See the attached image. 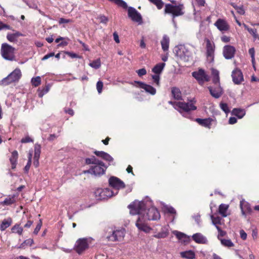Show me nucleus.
Masks as SVG:
<instances>
[{
  "mask_svg": "<svg viewBox=\"0 0 259 259\" xmlns=\"http://www.w3.org/2000/svg\"><path fill=\"white\" fill-rule=\"evenodd\" d=\"M169 232L167 229L166 228H162L160 232L155 234L153 236L154 237L156 238H164L167 237L168 235Z\"/></svg>",
  "mask_w": 259,
  "mask_h": 259,
  "instance_id": "nucleus-34",
  "label": "nucleus"
},
{
  "mask_svg": "<svg viewBox=\"0 0 259 259\" xmlns=\"http://www.w3.org/2000/svg\"><path fill=\"white\" fill-rule=\"evenodd\" d=\"M18 157V152L16 150L14 151L12 153L11 157L10 158V161L12 165L11 167L12 169H15L16 168Z\"/></svg>",
  "mask_w": 259,
  "mask_h": 259,
  "instance_id": "nucleus-27",
  "label": "nucleus"
},
{
  "mask_svg": "<svg viewBox=\"0 0 259 259\" xmlns=\"http://www.w3.org/2000/svg\"><path fill=\"white\" fill-rule=\"evenodd\" d=\"M236 52L235 47L231 45H226L223 48V54L227 60L232 59L234 57Z\"/></svg>",
  "mask_w": 259,
  "mask_h": 259,
  "instance_id": "nucleus-14",
  "label": "nucleus"
},
{
  "mask_svg": "<svg viewBox=\"0 0 259 259\" xmlns=\"http://www.w3.org/2000/svg\"><path fill=\"white\" fill-rule=\"evenodd\" d=\"M145 211L143 213L145 214V219L146 220H157L160 218L159 212L154 207H151L148 209H146V204L145 203V207L144 208Z\"/></svg>",
  "mask_w": 259,
  "mask_h": 259,
  "instance_id": "nucleus-7",
  "label": "nucleus"
},
{
  "mask_svg": "<svg viewBox=\"0 0 259 259\" xmlns=\"http://www.w3.org/2000/svg\"><path fill=\"white\" fill-rule=\"evenodd\" d=\"M95 194L96 198L100 200L105 199L115 195L114 192L109 188L98 189Z\"/></svg>",
  "mask_w": 259,
  "mask_h": 259,
  "instance_id": "nucleus-9",
  "label": "nucleus"
},
{
  "mask_svg": "<svg viewBox=\"0 0 259 259\" xmlns=\"http://www.w3.org/2000/svg\"><path fill=\"white\" fill-rule=\"evenodd\" d=\"M4 29H8V30H13V29H12V28L10 25L6 24H4V23H3V22H2L1 30Z\"/></svg>",
  "mask_w": 259,
  "mask_h": 259,
  "instance_id": "nucleus-59",
  "label": "nucleus"
},
{
  "mask_svg": "<svg viewBox=\"0 0 259 259\" xmlns=\"http://www.w3.org/2000/svg\"><path fill=\"white\" fill-rule=\"evenodd\" d=\"M152 78L153 79L154 82L157 85H159V79L160 77L158 75H152Z\"/></svg>",
  "mask_w": 259,
  "mask_h": 259,
  "instance_id": "nucleus-55",
  "label": "nucleus"
},
{
  "mask_svg": "<svg viewBox=\"0 0 259 259\" xmlns=\"http://www.w3.org/2000/svg\"><path fill=\"white\" fill-rule=\"evenodd\" d=\"M237 119L235 117H231L229 120V123L230 124H233L237 122Z\"/></svg>",
  "mask_w": 259,
  "mask_h": 259,
  "instance_id": "nucleus-63",
  "label": "nucleus"
},
{
  "mask_svg": "<svg viewBox=\"0 0 259 259\" xmlns=\"http://www.w3.org/2000/svg\"><path fill=\"white\" fill-rule=\"evenodd\" d=\"M100 160L97 159L95 156H92L91 158H88L85 159V163L87 164H96L97 163L99 162Z\"/></svg>",
  "mask_w": 259,
  "mask_h": 259,
  "instance_id": "nucleus-39",
  "label": "nucleus"
},
{
  "mask_svg": "<svg viewBox=\"0 0 259 259\" xmlns=\"http://www.w3.org/2000/svg\"><path fill=\"white\" fill-rule=\"evenodd\" d=\"M210 218L212 221V224L215 226V228L219 227L218 225L221 224V218L220 217H214L213 215L210 216Z\"/></svg>",
  "mask_w": 259,
  "mask_h": 259,
  "instance_id": "nucleus-37",
  "label": "nucleus"
},
{
  "mask_svg": "<svg viewBox=\"0 0 259 259\" xmlns=\"http://www.w3.org/2000/svg\"><path fill=\"white\" fill-rule=\"evenodd\" d=\"M214 25L220 31L222 32L226 31L228 30L230 28L227 22L225 20L222 19H218Z\"/></svg>",
  "mask_w": 259,
  "mask_h": 259,
  "instance_id": "nucleus-18",
  "label": "nucleus"
},
{
  "mask_svg": "<svg viewBox=\"0 0 259 259\" xmlns=\"http://www.w3.org/2000/svg\"><path fill=\"white\" fill-rule=\"evenodd\" d=\"M174 234L177 236V237L179 239H182L183 238L186 237L185 234L178 231H175V232H174Z\"/></svg>",
  "mask_w": 259,
  "mask_h": 259,
  "instance_id": "nucleus-52",
  "label": "nucleus"
},
{
  "mask_svg": "<svg viewBox=\"0 0 259 259\" xmlns=\"http://www.w3.org/2000/svg\"><path fill=\"white\" fill-rule=\"evenodd\" d=\"M97 89L98 92V93L100 94L102 91V89L103 87V83L101 81H98L97 83Z\"/></svg>",
  "mask_w": 259,
  "mask_h": 259,
  "instance_id": "nucleus-51",
  "label": "nucleus"
},
{
  "mask_svg": "<svg viewBox=\"0 0 259 259\" xmlns=\"http://www.w3.org/2000/svg\"><path fill=\"white\" fill-rule=\"evenodd\" d=\"M234 8L237 10V12L240 15H244L245 11L243 6H234Z\"/></svg>",
  "mask_w": 259,
  "mask_h": 259,
  "instance_id": "nucleus-49",
  "label": "nucleus"
},
{
  "mask_svg": "<svg viewBox=\"0 0 259 259\" xmlns=\"http://www.w3.org/2000/svg\"><path fill=\"white\" fill-rule=\"evenodd\" d=\"M206 57L210 62L213 61L215 51V45L208 39L206 40Z\"/></svg>",
  "mask_w": 259,
  "mask_h": 259,
  "instance_id": "nucleus-10",
  "label": "nucleus"
},
{
  "mask_svg": "<svg viewBox=\"0 0 259 259\" xmlns=\"http://www.w3.org/2000/svg\"><path fill=\"white\" fill-rule=\"evenodd\" d=\"M165 64L161 63L156 64L152 69V71L155 74H160L163 69Z\"/></svg>",
  "mask_w": 259,
  "mask_h": 259,
  "instance_id": "nucleus-35",
  "label": "nucleus"
},
{
  "mask_svg": "<svg viewBox=\"0 0 259 259\" xmlns=\"http://www.w3.org/2000/svg\"><path fill=\"white\" fill-rule=\"evenodd\" d=\"M222 244L227 247H232L234 246L233 243L230 239H221Z\"/></svg>",
  "mask_w": 259,
  "mask_h": 259,
  "instance_id": "nucleus-44",
  "label": "nucleus"
},
{
  "mask_svg": "<svg viewBox=\"0 0 259 259\" xmlns=\"http://www.w3.org/2000/svg\"><path fill=\"white\" fill-rule=\"evenodd\" d=\"M31 164V161L30 160V158H29L27 163L24 167V170L26 172H27L29 171Z\"/></svg>",
  "mask_w": 259,
  "mask_h": 259,
  "instance_id": "nucleus-61",
  "label": "nucleus"
},
{
  "mask_svg": "<svg viewBox=\"0 0 259 259\" xmlns=\"http://www.w3.org/2000/svg\"><path fill=\"white\" fill-rule=\"evenodd\" d=\"M12 231L13 233H17L21 235L23 232V228L20 227L19 225L16 224L12 227Z\"/></svg>",
  "mask_w": 259,
  "mask_h": 259,
  "instance_id": "nucleus-40",
  "label": "nucleus"
},
{
  "mask_svg": "<svg viewBox=\"0 0 259 259\" xmlns=\"http://www.w3.org/2000/svg\"><path fill=\"white\" fill-rule=\"evenodd\" d=\"M103 159H104L105 160L108 161L110 163H112L113 161V158L112 157V156L106 152L104 155L103 156Z\"/></svg>",
  "mask_w": 259,
  "mask_h": 259,
  "instance_id": "nucleus-48",
  "label": "nucleus"
},
{
  "mask_svg": "<svg viewBox=\"0 0 259 259\" xmlns=\"http://www.w3.org/2000/svg\"><path fill=\"white\" fill-rule=\"evenodd\" d=\"M169 38L166 35H164L161 41V47L163 51H168L169 48Z\"/></svg>",
  "mask_w": 259,
  "mask_h": 259,
  "instance_id": "nucleus-24",
  "label": "nucleus"
},
{
  "mask_svg": "<svg viewBox=\"0 0 259 259\" xmlns=\"http://www.w3.org/2000/svg\"><path fill=\"white\" fill-rule=\"evenodd\" d=\"M195 120L200 124L204 127L210 128L211 119L210 118L200 119L196 118Z\"/></svg>",
  "mask_w": 259,
  "mask_h": 259,
  "instance_id": "nucleus-26",
  "label": "nucleus"
},
{
  "mask_svg": "<svg viewBox=\"0 0 259 259\" xmlns=\"http://www.w3.org/2000/svg\"><path fill=\"white\" fill-rule=\"evenodd\" d=\"M166 211L170 214H176V210L175 209L171 206H166L165 208Z\"/></svg>",
  "mask_w": 259,
  "mask_h": 259,
  "instance_id": "nucleus-54",
  "label": "nucleus"
},
{
  "mask_svg": "<svg viewBox=\"0 0 259 259\" xmlns=\"http://www.w3.org/2000/svg\"><path fill=\"white\" fill-rule=\"evenodd\" d=\"M180 254L182 257L187 259H194L195 257V253L192 250L181 252Z\"/></svg>",
  "mask_w": 259,
  "mask_h": 259,
  "instance_id": "nucleus-31",
  "label": "nucleus"
},
{
  "mask_svg": "<svg viewBox=\"0 0 259 259\" xmlns=\"http://www.w3.org/2000/svg\"><path fill=\"white\" fill-rule=\"evenodd\" d=\"M12 223V219L11 218H9L7 219H5L3 221L2 224L0 226V229L2 231L5 230L8 228Z\"/></svg>",
  "mask_w": 259,
  "mask_h": 259,
  "instance_id": "nucleus-32",
  "label": "nucleus"
},
{
  "mask_svg": "<svg viewBox=\"0 0 259 259\" xmlns=\"http://www.w3.org/2000/svg\"><path fill=\"white\" fill-rule=\"evenodd\" d=\"M208 88L211 95L215 98H219L223 94V90L220 85H217L214 89L211 87Z\"/></svg>",
  "mask_w": 259,
  "mask_h": 259,
  "instance_id": "nucleus-21",
  "label": "nucleus"
},
{
  "mask_svg": "<svg viewBox=\"0 0 259 259\" xmlns=\"http://www.w3.org/2000/svg\"><path fill=\"white\" fill-rule=\"evenodd\" d=\"M128 16L132 20V21L137 22L139 24H142V18L141 15L134 8L132 7H128Z\"/></svg>",
  "mask_w": 259,
  "mask_h": 259,
  "instance_id": "nucleus-11",
  "label": "nucleus"
},
{
  "mask_svg": "<svg viewBox=\"0 0 259 259\" xmlns=\"http://www.w3.org/2000/svg\"><path fill=\"white\" fill-rule=\"evenodd\" d=\"M220 107L221 109L224 111L226 113L229 112L230 110L229 109L228 105L226 103H221L220 104Z\"/></svg>",
  "mask_w": 259,
  "mask_h": 259,
  "instance_id": "nucleus-47",
  "label": "nucleus"
},
{
  "mask_svg": "<svg viewBox=\"0 0 259 259\" xmlns=\"http://www.w3.org/2000/svg\"><path fill=\"white\" fill-rule=\"evenodd\" d=\"M13 31H14V33H8L7 34V38L9 41L14 42H16L17 41L18 37L22 36L23 34L18 31L14 30H13Z\"/></svg>",
  "mask_w": 259,
  "mask_h": 259,
  "instance_id": "nucleus-23",
  "label": "nucleus"
},
{
  "mask_svg": "<svg viewBox=\"0 0 259 259\" xmlns=\"http://www.w3.org/2000/svg\"><path fill=\"white\" fill-rule=\"evenodd\" d=\"M171 94L174 98L177 100L182 99V93L180 90L177 87H172L171 88Z\"/></svg>",
  "mask_w": 259,
  "mask_h": 259,
  "instance_id": "nucleus-25",
  "label": "nucleus"
},
{
  "mask_svg": "<svg viewBox=\"0 0 259 259\" xmlns=\"http://www.w3.org/2000/svg\"><path fill=\"white\" fill-rule=\"evenodd\" d=\"M33 243V240L31 239H28L25 240L19 247L20 248H24L25 245L31 246Z\"/></svg>",
  "mask_w": 259,
  "mask_h": 259,
  "instance_id": "nucleus-46",
  "label": "nucleus"
},
{
  "mask_svg": "<svg viewBox=\"0 0 259 259\" xmlns=\"http://www.w3.org/2000/svg\"><path fill=\"white\" fill-rule=\"evenodd\" d=\"M175 51L176 55L184 61H188L192 56L189 46L182 45H179L175 48Z\"/></svg>",
  "mask_w": 259,
  "mask_h": 259,
  "instance_id": "nucleus-4",
  "label": "nucleus"
},
{
  "mask_svg": "<svg viewBox=\"0 0 259 259\" xmlns=\"http://www.w3.org/2000/svg\"><path fill=\"white\" fill-rule=\"evenodd\" d=\"M41 222L40 221V223H38L37 225V226H36V227L34 230L33 233L35 235L37 234V233H38V232L39 231V230L41 228Z\"/></svg>",
  "mask_w": 259,
  "mask_h": 259,
  "instance_id": "nucleus-58",
  "label": "nucleus"
},
{
  "mask_svg": "<svg viewBox=\"0 0 259 259\" xmlns=\"http://www.w3.org/2000/svg\"><path fill=\"white\" fill-rule=\"evenodd\" d=\"M58 137V135H57L56 134H51L49 138H48V140L50 141H53L55 139H56Z\"/></svg>",
  "mask_w": 259,
  "mask_h": 259,
  "instance_id": "nucleus-64",
  "label": "nucleus"
},
{
  "mask_svg": "<svg viewBox=\"0 0 259 259\" xmlns=\"http://www.w3.org/2000/svg\"><path fill=\"white\" fill-rule=\"evenodd\" d=\"M232 113L238 118L241 119L245 115V111L242 109L234 108L233 109Z\"/></svg>",
  "mask_w": 259,
  "mask_h": 259,
  "instance_id": "nucleus-30",
  "label": "nucleus"
},
{
  "mask_svg": "<svg viewBox=\"0 0 259 259\" xmlns=\"http://www.w3.org/2000/svg\"><path fill=\"white\" fill-rule=\"evenodd\" d=\"M109 184L110 187L115 189L116 192L114 193L116 195L117 194L119 189H123L125 186L123 181L114 176H112L109 178Z\"/></svg>",
  "mask_w": 259,
  "mask_h": 259,
  "instance_id": "nucleus-8",
  "label": "nucleus"
},
{
  "mask_svg": "<svg viewBox=\"0 0 259 259\" xmlns=\"http://www.w3.org/2000/svg\"><path fill=\"white\" fill-rule=\"evenodd\" d=\"M14 50L15 49L8 44L4 43L2 45L1 54L6 60L12 61L14 59Z\"/></svg>",
  "mask_w": 259,
  "mask_h": 259,
  "instance_id": "nucleus-6",
  "label": "nucleus"
},
{
  "mask_svg": "<svg viewBox=\"0 0 259 259\" xmlns=\"http://www.w3.org/2000/svg\"><path fill=\"white\" fill-rule=\"evenodd\" d=\"M145 207L144 201H135L130 204L128 207L130 209V213L132 215L138 214L139 218L136 222V226L140 231L145 233H149L151 228L146 224V220L145 219V214L143 213Z\"/></svg>",
  "mask_w": 259,
  "mask_h": 259,
  "instance_id": "nucleus-1",
  "label": "nucleus"
},
{
  "mask_svg": "<svg viewBox=\"0 0 259 259\" xmlns=\"http://www.w3.org/2000/svg\"><path fill=\"white\" fill-rule=\"evenodd\" d=\"M124 235V229L116 230L112 231L110 235L107 236V239L111 241H120L123 238Z\"/></svg>",
  "mask_w": 259,
  "mask_h": 259,
  "instance_id": "nucleus-12",
  "label": "nucleus"
},
{
  "mask_svg": "<svg viewBox=\"0 0 259 259\" xmlns=\"http://www.w3.org/2000/svg\"><path fill=\"white\" fill-rule=\"evenodd\" d=\"M14 202V197H10L6 198L3 202H1V204L9 205L13 204Z\"/></svg>",
  "mask_w": 259,
  "mask_h": 259,
  "instance_id": "nucleus-42",
  "label": "nucleus"
},
{
  "mask_svg": "<svg viewBox=\"0 0 259 259\" xmlns=\"http://www.w3.org/2000/svg\"><path fill=\"white\" fill-rule=\"evenodd\" d=\"M240 207L241 209L242 214L243 215H245L246 212H250L251 211V208L249 204L244 200L240 201Z\"/></svg>",
  "mask_w": 259,
  "mask_h": 259,
  "instance_id": "nucleus-22",
  "label": "nucleus"
},
{
  "mask_svg": "<svg viewBox=\"0 0 259 259\" xmlns=\"http://www.w3.org/2000/svg\"><path fill=\"white\" fill-rule=\"evenodd\" d=\"M137 72L139 76H141L145 75L147 73V71L145 68H142L137 70Z\"/></svg>",
  "mask_w": 259,
  "mask_h": 259,
  "instance_id": "nucleus-57",
  "label": "nucleus"
},
{
  "mask_svg": "<svg viewBox=\"0 0 259 259\" xmlns=\"http://www.w3.org/2000/svg\"><path fill=\"white\" fill-rule=\"evenodd\" d=\"M21 75V70L16 68L6 77L3 78L1 81L0 84L3 85H7L11 83L18 81Z\"/></svg>",
  "mask_w": 259,
  "mask_h": 259,
  "instance_id": "nucleus-5",
  "label": "nucleus"
},
{
  "mask_svg": "<svg viewBox=\"0 0 259 259\" xmlns=\"http://www.w3.org/2000/svg\"><path fill=\"white\" fill-rule=\"evenodd\" d=\"M31 83L34 87L38 86L41 83V78L39 76L33 77L31 79Z\"/></svg>",
  "mask_w": 259,
  "mask_h": 259,
  "instance_id": "nucleus-45",
  "label": "nucleus"
},
{
  "mask_svg": "<svg viewBox=\"0 0 259 259\" xmlns=\"http://www.w3.org/2000/svg\"><path fill=\"white\" fill-rule=\"evenodd\" d=\"M231 76L234 83L236 84H239L243 81L242 73L238 68H236L232 71Z\"/></svg>",
  "mask_w": 259,
  "mask_h": 259,
  "instance_id": "nucleus-17",
  "label": "nucleus"
},
{
  "mask_svg": "<svg viewBox=\"0 0 259 259\" xmlns=\"http://www.w3.org/2000/svg\"><path fill=\"white\" fill-rule=\"evenodd\" d=\"M149 1L156 6L158 9H161L164 5L161 0H149Z\"/></svg>",
  "mask_w": 259,
  "mask_h": 259,
  "instance_id": "nucleus-43",
  "label": "nucleus"
},
{
  "mask_svg": "<svg viewBox=\"0 0 259 259\" xmlns=\"http://www.w3.org/2000/svg\"><path fill=\"white\" fill-rule=\"evenodd\" d=\"M192 76L197 80L200 83H203L204 81L209 80L208 76L202 69H199L197 71L192 72Z\"/></svg>",
  "mask_w": 259,
  "mask_h": 259,
  "instance_id": "nucleus-13",
  "label": "nucleus"
},
{
  "mask_svg": "<svg viewBox=\"0 0 259 259\" xmlns=\"http://www.w3.org/2000/svg\"><path fill=\"white\" fill-rule=\"evenodd\" d=\"M135 83L138 84L140 88L144 89L147 93L152 95H154L156 94V89L150 85L138 81H136Z\"/></svg>",
  "mask_w": 259,
  "mask_h": 259,
  "instance_id": "nucleus-19",
  "label": "nucleus"
},
{
  "mask_svg": "<svg viewBox=\"0 0 259 259\" xmlns=\"http://www.w3.org/2000/svg\"><path fill=\"white\" fill-rule=\"evenodd\" d=\"M98 18L100 20L101 23L104 24H106L108 21V18L104 15H99Z\"/></svg>",
  "mask_w": 259,
  "mask_h": 259,
  "instance_id": "nucleus-50",
  "label": "nucleus"
},
{
  "mask_svg": "<svg viewBox=\"0 0 259 259\" xmlns=\"http://www.w3.org/2000/svg\"><path fill=\"white\" fill-rule=\"evenodd\" d=\"M212 75V82L216 85H220V77L219 71L215 69H212L211 70Z\"/></svg>",
  "mask_w": 259,
  "mask_h": 259,
  "instance_id": "nucleus-28",
  "label": "nucleus"
},
{
  "mask_svg": "<svg viewBox=\"0 0 259 259\" xmlns=\"http://www.w3.org/2000/svg\"><path fill=\"white\" fill-rule=\"evenodd\" d=\"M41 152V146L39 144H36L34 146V160L37 162V164L39 163L38 159Z\"/></svg>",
  "mask_w": 259,
  "mask_h": 259,
  "instance_id": "nucleus-29",
  "label": "nucleus"
},
{
  "mask_svg": "<svg viewBox=\"0 0 259 259\" xmlns=\"http://www.w3.org/2000/svg\"><path fill=\"white\" fill-rule=\"evenodd\" d=\"M228 207L229 206L225 204H221L219 206V212L223 217H226L228 215L227 211L228 210Z\"/></svg>",
  "mask_w": 259,
  "mask_h": 259,
  "instance_id": "nucleus-33",
  "label": "nucleus"
},
{
  "mask_svg": "<svg viewBox=\"0 0 259 259\" xmlns=\"http://www.w3.org/2000/svg\"><path fill=\"white\" fill-rule=\"evenodd\" d=\"M32 142L33 140L31 139L29 136H26L25 138H22L21 140V142L22 143H26Z\"/></svg>",
  "mask_w": 259,
  "mask_h": 259,
  "instance_id": "nucleus-53",
  "label": "nucleus"
},
{
  "mask_svg": "<svg viewBox=\"0 0 259 259\" xmlns=\"http://www.w3.org/2000/svg\"><path fill=\"white\" fill-rule=\"evenodd\" d=\"M50 89V85L49 84H46L45 87H42V89H39L38 90L39 97H42L44 95L49 91Z\"/></svg>",
  "mask_w": 259,
  "mask_h": 259,
  "instance_id": "nucleus-36",
  "label": "nucleus"
},
{
  "mask_svg": "<svg viewBox=\"0 0 259 259\" xmlns=\"http://www.w3.org/2000/svg\"><path fill=\"white\" fill-rule=\"evenodd\" d=\"M94 153L99 157H100L103 158V156L104 155L105 152L104 151H95L94 152Z\"/></svg>",
  "mask_w": 259,
  "mask_h": 259,
  "instance_id": "nucleus-62",
  "label": "nucleus"
},
{
  "mask_svg": "<svg viewBox=\"0 0 259 259\" xmlns=\"http://www.w3.org/2000/svg\"><path fill=\"white\" fill-rule=\"evenodd\" d=\"M196 100L195 98L188 99L187 102L169 101L168 103L173 105L174 108L178 111L184 117H188L187 114L191 111L197 109L195 106Z\"/></svg>",
  "mask_w": 259,
  "mask_h": 259,
  "instance_id": "nucleus-2",
  "label": "nucleus"
},
{
  "mask_svg": "<svg viewBox=\"0 0 259 259\" xmlns=\"http://www.w3.org/2000/svg\"><path fill=\"white\" fill-rule=\"evenodd\" d=\"M184 6L182 4L174 5L167 4L165 6L164 12L167 14H170L172 16V21L175 23L174 18L176 17L182 16L184 14Z\"/></svg>",
  "mask_w": 259,
  "mask_h": 259,
  "instance_id": "nucleus-3",
  "label": "nucleus"
},
{
  "mask_svg": "<svg viewBox=\"0 0 259 259\" xmlns=\"http://www.w3.org/2000/svg\"><path fill=\"white\" fill-rule=\"evenodd\" d=\"M217 229L218 230V231L219 232L218 238H219V237L220 236L223 237L226 235V232L223 231L220 227H217Z\"/></svg>",
  "mask_w": 259,
  "mask_h": 259,
  "instance_id": "nucleus-56",
  "label": "nucleus"
},
{
  "mask_svg": "<svg viewBox=\"0 0 259 259\" xmlns=\"http://www.w3.org/2000/svg\"><path fill=\"white\" fill-rule=\"evenodd\" d=\"M90 66L95 69H98L101 66V61L100 59L94 60L90 63Z\"/></svg>",
  "mask_w": 259,
  "mask_h": 259,
  "instance_id": "nucleus-41",
  "label": "nucleus"
},
{
  "mask_svg": "<svg viewBox=\"0 0 259 259\" xmlns=\"http://www.w3.org/2000/svg\"><path fill=\"white\" fill-rule=\"evenodd\" d=\"M240 235L241 238L245 240L247 238V234L245 232V231L243 230H241L240 231Z\"/></svg>",
  "mask_w": 259,
  "mask_h": 259,
  "instance_id": "nucleus-60",
  "label": "nucleus"
},
{
  "mask_svg": "<svg viewBox=\"0 0 259 259\" xmlns=\"http://www.w3.org/2000/svg\"><path fill=\"white\" fill-rule=\"evenodd\" d=\"M93 170V175L95 176H101L105 173L107 167L105 165L104 163L100 161L94 166H92Z\"/></svg>",
  "mask_w": 259,
  "mask_h": 259,
  "instance_id": "nucleus-16",
  "label": "nucleus"
},
{
  "mask_svg": "<svg viewBox=\"0 0 259 259\" xmlns=\"http://www.w3.org/2000/svg\"><path fill=\"white\" fill-rule=\"evenodd\" d=\"M109 1L114 3L118 6L122 7L123 9H126L127 5L126 3L123 0H108Z\"/></svg>",
  "mask_w": 259,
  "mask_h": 259,
  "instance_id": "nucleus-38",
  "label": "nucleus"
},
{
  "mask_svg": "<svg viewBox=\"0 0 259 259\" xmlns=\"http://www.w3.org/2000/svg\"><path fill=\"white\" fill-rule=\"evenodd\" d=\"M192 238L197 243L206 244L208 243V240L206 237L200 233H197L193 234Z\"/></svg>",
  "mask_w": 259,
  "mask_h": 259,
  "instance_id": "nucleus-20",
  "label": "nucleus"
},
{
  "mask_svg": "<svg viewBox=\"0 0 259 259\" xmlns=\"http://www.w3.org/2000/svg\"><path fill=\"white\" fill-rule=\"evenodd\" d=\"M89 247V244L87 242V239L85 238L78 239L75 245L76 251L78 254H81L83 251L87 249Z\"/></svg>",
  "mask_w": 259,
  "mask_h": 259,
  "instance_id": "nucleus-15",
  "label": "nucleus"
}]
</instances>
